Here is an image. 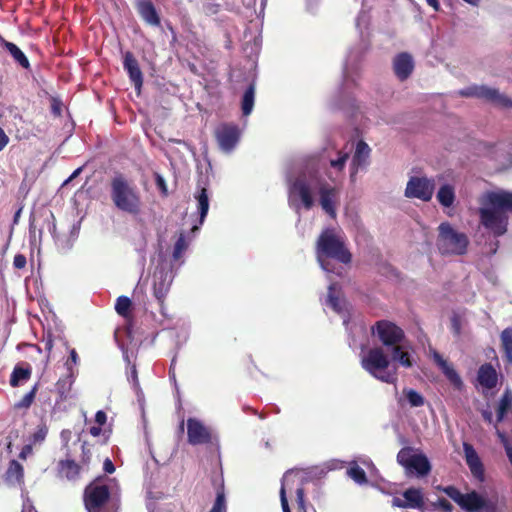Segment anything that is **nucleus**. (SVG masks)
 <instances>
[{"mask_svg": "<svg viewBox=\"0 0 512 512\" xmlns=\"http://www.w3.org/2000/svg\"><path fill=\"white\" fill-rule=\"evenodd\" d=\"M349 158V152L339 150L335 157L329 159L330 167L334 173H341ZM335 181L333 172L327 175L326 164L318 159L311 158L302 167L297 176L289 180V204L297 212L300 208L312 209L318 201L322 210L331 218L336 217L339 204V190L329 183Z\"/></svg>", "mask_w": 512, "mask_h": 512, "instance_id": "nucleus-1", "label": "nucleus"}, {"mask_svg": "<svg viewBox=\"0 0 512 512\" xmlns=\"http://www.w3.org/2000/svg\"><path fill=\"white\" fill-rule=\"evenodd\" d=\"M315 253L318 264L327 274V278L330 281L325 305L343 317V324L350 335V347L364 346L363 342L358 343L354 334H366V327L364 325H355L348 328V318L346 317L347 303L339 296V286L330 277L331 274L342 276L344 271L342 265H347L352 260V254L346 246L345 237L334 228L324 229L317 239Z\"/></svg>", "mask_w": 512, "mask_h": 512, "instance_id": "nucleus-2", "label": "nucleus"}, {"mask_svg": "<svg viewBox=\"0 0 512 512\" xmlns=\"http://www.w3.org/2000/svg\"><path fill=\"white\" fill-rule=\"evenodd\" d=\"M480 224L494 237L507 232L508 215L512 213V192L506 190L486 191L479 197Z\"/></svg>", "mask_w": 512, "mask_h": 512, "instance_id": "nucleus-3", "label": "nucleus"}, {"mask_svg": "<svg viewBox=\"0 0 512 512\" xmlns=\"http://www.w3.org/2000/svg\"><path fill=\"white\" fill-rule=\"evenodd\" d=\"M109 196L114 207L125 214L142 212V193L135 181L123 173H115L109 183Z\"/></svg>", "mask_w": 512, "mask_h": 512, "instance_id": "nucleus-4", "label": "nucleus"}, {"mask_svg": "<svg viewBox=\"0 0 512 512\" xmlns=\"http://www.w3.org/2000/svg\"><path fill=\"white\" fill-rule=\"evenodd\" d=\"M309 484L310 481L304 478L299 472L289 470L283 475L279 492L283 512H291L286 492L293 489H295L296 502L299 512H310L309 507L305 501V496L308 493L307 486Z\"/></svg>", "mask_w": 512, "mask_h": 512, "instance_id": "nucleus-5", "label": "nucleus"}, {"mask_svg": "<svg viewBox=\"0 0 512 512\" xmlns=\"http://www.w3.org/2000/svg\"><path fill=\"white\" fill-rule=\"evenodd\" d=\"M361 366L377 380L393 384L397 380L395 371L389 370L390 360L380 347L369 349L361 357Z\"/></svg>", "mask_w": 512, "mask_h": 512, "instance_id": "nucleus-6", "label": "nucleus"}, {"mask_svg": "<svg viewBox=\"0 0 512 512\" xmlns=\"http://www.w3.org/2000/svg\"><path fill=\"white\" fill-rule=\"evenodd\" d=\"M437 247L442 255H463L467 251L469 239L463 232L455 230L448 222L438 227Z\"/></svg>", "mask_w": 512, "mask_h": 512, "instance_id": "nucleus-7", "label": "nucleus"}, {"mask_svg": "<svg viewBox=\"0 0 512 512\" xmlns=\"http://www.w3.org/2000/svg\"><path fill=\"white\" fill-rule=\"evenodd\" d=\"M457 96L483 100L500 109H512V99L499 89L487 85L472 84L454 93Z\"/></svg>", "mask_w": 512, "mask_h": 512, "instance_id": "nucleus-8", "label": "nucleus"}, {"mask_svg": "<svg viewBox=\"0 0 512 512\" xmlns=\"http://www.w3.org/2000/svg\"><path fill=\"white\" fill-rule=\"evenodd\" d=\"M397 462L404 467L408 476L424 477L431 471L428 458L422 453H416L411 447L402 448L397 454Z\"/></svg>", "mask_w": 512, "mask_h": 512, "instance_id": "nucleus-9", "label": "nucleus"}, {"mask_svg": "<svg viewBox=\"0 0 512 512\" xmlns=\"http://www.w3.org/2000/svg\"><path fill=\"white\" fill-rule=\"evenodd\" d=\"M174 279L171 264L160 256L158 265L153 273V292L159 302L167 296Z\"/></svg>", "mask_w": 512, "mask_h": 512, "instance_id": "nucleus-10", "label": "nucleus"}, {"mask_svg": "<svg viewBox=\"0 0 512 512\" xmlns=\"http://www.w3.org/2000/svg\"><path fill=\"white\" fill-rule=\"evenodd\" d=\"M109 499L108 487L95 480L84 491V503L88 512H107L104 505Z\"/></svg>", "mask_w": 512, "mask_h": 512, "instance_id": "nucleus-11", "label": "nucleus"}, {"mask_svg": "<svg viewBox=\"0 0 512 512\" xmlns=\"http://www.w3.org/2000/svg\"><path fill=\"white\" fill-rule=\"evenodd\" d=\"M241 130L238 125L233 123H221L214 131V136L219 149L225 153H232L241 139Z\"/></svg>", "mask_w": 512, "mask_h": 512, "instance_id": "nucleus-12", "label": "nucleus"}, {"mask_svg": "<svg viewBox=\"0 0 512 512\" xmlns=\"http://www.w3.org/2000/svg\"><path fill=\"white\" fill-rule=\"evenodd\" d=\"M371 330L382 344L388 348H393L405 340L404 331L396 324L387 320L378 321Z\"/></svg>", "mask_w": 512, "mask_h": 512, "instance_id": "nucleus-13", "label": "nucleus"}, {"mask_svg": "<svg viewBox=\"0 0 512 512\" xmlns=\"http://www.w3.org/2000/svg\"><path fill=\"white\" fill-rule=\"evenodd\" d=\"M186 427L187 440L192 446L210 444L215 439L211 428L197 418L189 417L186 421Z\"/></svg>", "mask_w": 512, "mask_h": 512, "instance_id": "nucleus-14", "label": "nucleus"}, {"mask_svg": "<svg viewBox=\"0 0 512 512\" xmlns=\"http://www.w3.org/2000/svg\"><path fill=\"white\" fill-rule=\"evenodd\" d=\"M435 188V180L426 177L413 176L409 179L405 196L407 198H417L428 202L432 199Z\"/></svg>", "mask_w": 512, "mask_h": 512, "instance_id": "nucleus-15", "label": "nucleus"}, {"mask_svg": "<svg viewBox=\"0 0 512 512\" xmlns=\"http://www.w3.org/2000/svg\"><path fill=\"white\" fill-rule=\"evenodd\" d=\"M364 51L365 47L363 44H359L357 47L349 50L343 66L344 90L348 89L350 84L356 83V76L359 72V62Z\"/></svg>", "mask_w": 512, "mask_h": 512, "instance_id": "nucleus-16", "label": "nucleus"}, {"mask_svg": "<svg viewBox=\"0 0 512 512\" xmlns=\"http://www.w3.org/2000/svg\"><path fill=\"white\" fill-rule=\"evenodd\" d=\"M371 148L363 141H357L350 163V179L355 182L358 172L365 171L370 165Z\"/></svg>", "mask_w": 512, "mask_h": 512, "instance_id": "nucleus-17", "label": "nucleus"}, {"mask_svg": "<svg viewBox=\"0 0 512 512\" xmlns=\"http://www.w3.org/2000/svg\"><path fill=\"white\" fill-rule=\"evenodd\" d=\"M403 498L394 497L392 505L399 508H411L423 510L424 497L418 488H409L403 492Z\"/></svg>", "mask_w": 512, "mask_h": 512, "instance_id": "nucleus-18", "label": "nucleus"}, {"mask_svg": "<svg viewBox=\"0 0 512 512\" xmlns=\"http://www.w3.org/2000/svg\"><path fill=\"white\" fill-rule=\"evenodd\" d=\"M430 356L449 382L455 388L461 389L463 386L462 379L453 366L449 364L435 349H430Z\"/></svg>", "mask_w": 512, "mask_h": 512, "instance_id": "nucleus-19", "label": "nucleus"}, {"mask_svg": "<svg viewBox=\"0 0 512 512\" xmlns=\"http://www.w3.org/2000/svg\"><path fill=\"white\" fill-rule=\"evenodd\" d=\"M463 451L466 463L472 473V475L479 481L484 480V467L480 457L478 456L474 447L467 443H463Z\"/></svg>", "mask_w": 512, "mask_h": 512, "instance_id": "nucleus-20", "label": "nucleus"}, {"mask_svg": "<svg viewBox=\"0 0 512 512\" xmlns=\"http://www.w3.org/2000/svg\"><path fill=\"white\" fill-rule=\"evenodd\" d=\"M136 9L141 19L149 26L159 27L161 19L151 0H137Z\"/></svg>", "mask_w": 512, "mask_h": 512, "instance_id": "nucleus-21", "label": "nucleus"}, {"mask_svg": "<svg viewBox=\"0 0 512 512\" xmlns=\"http://www.w3.org/2000/svg\"><path fill=\"white\" fill-rule=\"evenodd\" d=\"M413 348L405 340L400 344L391 348V358L393 361L398 362L404 368L413 367L415 360L413 358Z\"/></svg>", "mask_w": 512, "mask_h": 512, "instance_id": "nucleus-22", "label": "nucleus"}, {"mask_svg": "<svg viewBox=\"0 0 512 512\" xmlns=\"http://www.w3.org/2000/svg\"><path fill=\"white\" fill-rule=\"evenodd\" d=\"M393 68L398 79L406 80L414 69L413 57L407 52L399 53L393 60Z\"/></svg>", "mask_w": 512, "mask_h": 512, "instance_id": "nucleus-23", "label": "nucleus"}, {"mask_svg": "<svg viewBox=\"0 0 512 512\" xmlns=\"http://www.w3.org/2000/svg\"><path fill=\"white\" fill-rule=\"evenodd\" d=\"M124 69L127 71L131 82L137 90H140L143 83V75L138 61L131 52H126L123 60Z\"/></svg>", "mask_w": 512, "mask_h": 512, "instance_id": "nucleus-24", "label": "nucleus"}, {"mask_svg": "<svg viewBox=\"0 0 512 512\" xmlns=\"http://www.w3.org/2000/svg\"><path fill=\"white\" fill-rule=\"evenodd\" d=\"M477 381L485 389H493L498 382V374L490 363L481 365L477 373Z\"/></svg>", "mask_w": 512, "mask_h": 512, "instance_id": "nucleus-25", "label": "nucleus"}, {"mask_svg": "<svg viewBox=\"0 0 512 512\" xmlns=\"http://www.w3.org/2000/svg\"><path fill=\"white\" fill-rule=\"evenodd\" d=\"M5 482L9 486H21L24 482L23 466L16 460H11L5 473Z\"/></svg>", "mask_w": 512, "mask_h": 512, "instance_id": "nucleus-26", "label": "nucleus"}, {"mask_svg": "<svg viewBox=\"0 0 512 512\" xmlns=\"http://www.w3.org/2000/svg\"><path fill=\"white\" fill-rule=\"evenodd\" d=\"M195 199L197 200L200 219L199 224L192 227V232H196L200 229L209 211V197L206 188H199L195 194Z\"/></svg>", "mask_w": 512, "mask_h": 512, "instance_id": "nucleus-27", "label": "nucleus"}, {"mask_svg": "<svg viewBox=\"0 0 512 512\" xmlns=\"http://www.w3.org/2000/svg\"><path fill=\"white\" fill-rule=\"evenodd\" d=\"M459 506L468 512H477L486 506V501L479 493L472 491L463 494V501L460 502Z\"/></svg>", "mask_w": 512, "mask_h": 512, "instance_id": "nucleus-28", "label": "nucleus"}, {"mask_svg": "<svg viewBox=\"0 0 512 512\" xmlns=\"http://www.w3.org/2000/svg\"><path fill=\"white\" fill-rule=\"evenodd\" d=\"M436 198L443 207H451L456 198L455 187L450 183H443L436 194Z\"/></svg>", "mask_w": 512, "mask_h": 512, "instance_id": "nucleus-29", "label": "nucleus"}, {"mask_svg": "<svg viewBox=\"0 0 512 512\" xmlns=\"http://www.w3.org/2000/svg\"><path fill=\"white\" fill-rule=\"evenodd\" d=\"M81 467L73 460L59 462V473L69 481H76L80 476Z\"/></svg>", "mask_w": 512, "mask_h": 512, "instance_id": "nucleus-30", "label": "nucleus"}, {"mask_svg": "<svg viewBox=\"0 0 512 512\" xmlns=\"http://www.w3.org/2000/svg\"><path fill=\"white\" fill-rule=\"evenodd\" d=\"M255 84L251 83L243 93L241 99V111L243 116H249L254 108L255 103Z\"/></svg>", "mask_w": 512, "mask_h": 512, "instance_id": "nucleus-31", "label": "nucleus"}, {"mask_svg": "<svg viewBox=\"0 0 512 512\" xmlns=\"http://www.w3.org/2000/svg\"><path fill=\"white\" fill-rule=\"evenodd\" d=\"M32 369L29 364L16 365L12 371L10 377V385L12 387H17L20 383L27 381L31 377Z\"/></svg>", "mask_w": 512, "mask_h": 512, "instance_id": "nucleus-32", "label": "nucleus"}, {"mask_svg": "<svg viewBox=\"0 0 512 512\" xmlns=\"http://www.w3.org/2000/svg\"><path fill=\"white\" fill-rule=\"evenodd\" d=\"M500 340L505 361L508 365H512V327H507L501 332Z\"/></svg>", "mask_w": 512, "mask_h": 512, "instance_id": "nucleus-33", "label": "nucleus"}, {"mask_svg": "<svg viewBox=\"0 0 512 512\" xmlns=\"http://www.w3.org/2000/svg\"><path fill=\"white\" fill-rule=\"evenodd\" d=\"M4 47L9 51L13 59L24 69L30 68V62L21 49L12 42L3 41Z\"/></svg>", "mask_w": 512, "mask_h": 512, "instance_id": "nucleus-34", "label": "nucleus"}, {"mask_svg": "<svg viewBox=\"0 0 512 512\" xmlns=\"http://www.w3.org/2000/svg\"><path fill=\"white\" fill-rule=\"evenodd\" d=\"M510 410H512V392L507 389L503 393L499 402L497 409V422H501Z\"/></svg>", "mask_w": 512, "mask_h": 512, "instance_id": "nucleus-35", "label": "nucleus"}, {"mask_svg": "<svg viewBox=\"0 0 512 512\" xmlns=\"http://www.w3.org/2000/svg\"><path fill=\"white\" fill-rule=\"evenodd\" d=\"M74 380L75 376H73V374H67L65 378L59 379L58 382L56 383V389L61 400H66L69 398V393L71 391Z\"/></svg>", "mask_w": 512, "mask_h": 512, "instance_id": "nucleus-36", "label": "nucleus"}, {"mask_svg": "<svg viewBox=\"0 0 512 512\" xmlns=\"http://www.w3.org/2000/svg\"><path fill=\"white\" fill-rule=\"evenodd\" d=\"M347 474L358 485H364L368 482L365 471L357 464V461L350 463Z\"/></svg>", "mask_w": 512, "mask_h": 512, "instance_id": "nucleus-37", "label": "nucleus"}, {"mask_svg": "<svg viewBox=\"0 0 512 512\" xmlns=\"http://www.w3.org/2000/svg\"><path fill=\"white\" fill-rule=\"evenodd\" d=\"M402 393L410 407H421L425 403L424 397L414 389L405 388Z\"/></svg>", "mask_w": 512, "mask_h": 512, "instance_id": "nucleus-38", "label": "nucleus"}, {"mask_svg": "<svg viewBox=\"0 0 512 512\" xmlns=\"http://www.w3.org/2000/svg\"><path fill=\"white\" fill-rule=\"evenodd\" d=\"M188 246L189 242L186 240L185 234L181 232L173 248V260L178 261L182 257L183 253L186 251Z\"/></svg>", "mask_w": 512, "mask_h": 512, "instance_id": "nucleus-39", "label": "nucleus"}, {"mask_svg": "<svg viewBox=\"0 0 512 512\" xmlns=\"http://www.w3.org/2000/svg\"><path fill=\"white\" fill-rule=\"evenodd\" d=\"M226 511V500L223 484H221L220 488L217 490L216 499L214 504L209 512H225Z\"/></svg>", "mask_w": 512, "mask_h": 512, "instance_id": "nucleus-40", "label": "nucleus"}, {"mask_svg": "<svg viewBox=\"0 0 512 512\" xmlns=\"http://www.w3.org/2000/svg\"><path fill=\"white\" fill-rule=\"evenodd\" d=\"M37 390H38V384H35L34 387L28 393H26L22 397L21 400H19L15 404V407L18 408V409H27V408H29L32 405V403H33V401L35 399Z\"/></svg>", "mask_w": 512, "mask_h": 512, "instance_id": "nucleus-41", "label": "nucleus"}, {"mask_svg": "<svg viewBox=\"0 0 512 512\" xmlns=\"http://www.w3.org/2000/svg\"><path fill=\"white\" fill-rule=\"evenodd\" d=\"M48 433V428L46 424H40L36 431L30 437V444L32 445H40L44 442Z\"/></svg>", "mask_w": 512, "mask_h": 512, "instance_id": "nucleus-42", "label": "nucleus"}, {"mask_svg": "<svg viewBox=\"0 0 512 512\" xmlns=\"http://www.w3.org/2000/svg\"><path fill=\"white\" fill-rule=\"evenodd\" d=\"M131 306V300L126 296H120L117 298L115 304L116 312L121 316H126Z\"/></svg>", "mask_w": 512, "mask_h": 512, "instance_id": "nucleus-43", "label": "nucleus"}, {"mask_svg": "<svg viewBox=\"0 0 512 512\" xmlns=\"http://www.w3.org/2000/svg\"><path fill=\"white\" fill-rule=\"evenodd\" d=\"M438 490L443 491L448 497L455 501L458 505L463 501V494L454 486L437 487Z\"/></svg>", "mask_w": 512, "mask_h": 512, "instance_id": "nucleus-44", "label": "nucleus"}, {"mask_svg": "<svg viewBox=\"0 0 512 512\" xmlns=\"http://www.w3.org/2000/svg\"><path fill=\"white\" fill-rule=\"evenodd\" d=\"M79 362V356L76 352L75 349H71L70 352H69V357L68 359L66 360L65 362V367L67 369V373L68 375H72L75 376L77 370H75L73 368V366H76Z\"/></svg>", "mask_w": 512, "mask_h": 512, "instance_id": "nucleus-45", "label": "nucleus"}, {"mask_svg": "<svg viewBox=\"0 0 512 512\" xmlns=\"http://www.w3.org/2000/svg\"><path fill=\"white\" fill-rule=\"evenodd\" d=\"M434 507H439L445 512H451L453 509L452 504L446 500L445 498H439L436 503L433 504Z\"/></svg>", "mask_w": 512, "mask_h": 512, "instance_id": "nucleus-46", "label": "nucleus"}, {"mask_svg": "<svg viewBox=\"0 0 512 512\" xmlns=\"http://www.w3.org/2000/svg\"><path fill=\"white\" fill-rule=\"evenodd\" d=\"M220 9V5L215 3L214 1H210L204 5V12L207 15H214L218 13Z\"/></svg>", "mask_w": 512, "mask_h": 512, "instance_id": "nucleus-47", "label": "nucleus"}, {"mask_svg": "<svg viewBox=\"0 0 512 512\" xmlns=\"http://www.w3.org/2000/svg\"><path fill=\"white\" fill-rule=\"evenodd\" d=\"M356 461H357V464L361 463L362 465L367 467L369 469L370 473H373L376 471V467L370 458H368L366 456H360V457H358V459Z\"/></svg>", "mask_w": 512, "mask_h": 512, "instance_id": "nucleus-48", "label": "nucleus"}, {"mask_svg": "<svg viewBox=\"0 0 512 512\" xmlns=\"http://www.w3.org/2000/svg\"><path fill=\"white\" fill-rule=\"evenodd\" d=\"M27 264L26 257L23 254H16L13 260V266L16 269H23Z\"/></svg>", "mask_w": 512, "mask_h": 512, "instance_id": "nucleus-49", "label": "nucleus"}, {"mask_svg": "<svg viewBox=\"0 0 512 512\" xmlns=\"http://www.w3.org/2000/svg\"><path fill=\"white\" fill-rule=\"evenodd\" d=\"M156 185L164 195L167 194V186L165 179L159 174L156 175Z\"/></svg>", "mask_w": 512, "mask_h": 512, "instance_id": "nucleus-50", "label": "nucleus"}, {"mask_svg": "<svg viewBox=\"0 0 512 512\" xmlns=\"http://www.w3.org/2000/svg\"><path fill=\"white\" fill-rule=\"evenodd\" d=\"M9 143V137L6 135L5 131L0 127V152L7 146Z\"/></svg>", "mask_w": 512, "mask_h": 512, "instance_id": "nucleus-51", "label": "nucleus"}, {"mask_svg": "<svg viewBox=\"0 0 512 512\" xmlns=\"http://www.w3.org/2000/svg\"><path fill=\"white\" fill-rule=\"evenodd\" d=\"M103 469L108 474H112L115 471V466L109 458L105 459L103 463Z\"/></svg>", "mask_w": 512, "mask_h": 512, "instance_id": "nucleus-52", "label": "nucleus"}, {"mask_svg": "<svg viewBox=\"0 0 512 512\" xmlns=\"http://www.w3.org/2000/svg\"><path fill=\"white\" fill-rule=\"evenodd\" d=\"M107 416L103 411H98L95 415V421L99 426H102L106 423Z\"/></svg>", "mask_w": 512, "mask_h": 512, "instance_id": "nucleus-53", "label": "nucleus"}, {"mask_svg": "<svg viewBox=\"0 0 512 512\" xmlns=\"http://www.w3.org/2000/svg\"><path fill=\"white\" fill-rule=\"evenodd\" d=\"M32 452V444H27L25 445L20 454H19V457L22 458V459H26V457Z\"/></svg>", "mask_w": 512, "mask_h": 512, "instance_id": "nucleus-54", "label": "nucleus"}, {"mask_svg": "<svg viewBox=\"0 0 512 512\" xmlns=\"http://www.w3.org/2000/svg\"><path fill=\"white\" fill-rule=\"evenodd\" d=\"M43 343L45 350L50 353L53 348V340L51 335H48L47 338L43 340Z\"/></svg>", "mask_w": 512, "mask_h": 512, "instance_id": "nucleus-55", "label": "nucleus"}, {"mask_svg": "<svg viewBox=\"0 0 512 512\" xmlns=\"http://www.w3.org/2000/svg\"><path fill=\"white\" fill-rule=\"evenodd\" d=\"M128 379L133 381L134 384H138V376H137V370H136L135 365L131 366V372H130V375L128 376Z\"/></svg>", "mask_w": 512, "mask_h": 512, "instance_id": "nucleus-56", "label": "nucleus"}, {"mask_svg": "<svg viewBox=\"0 0 512 512\" xmlns=\"http://www.w3.org/2000/svg\"><path fill=\"white\" fill-rule=\"evenodd\" d=\"M482 417L488 423H492V421H493V413L491 410H488V409L483 410Z\"/></svg>", "mask_w": 512, "mask_h": 512, "instance_id": "nucleus-57", "label": "nucleus"}, {"mask_svg": "<svg viewBox=\"0 0 512 512\" xmlns=\"http://www.w3.org/2000/svg\"><path fill=\"white\" fill-rule=\"evenodd\" d=\"M428 5H430L435 11H438L440 9V4L438 0H426Z\"/></svg>", "mask_w": 512, "mask_h": 512, "instance_id": "nucleus-58", "label": "nucleus"}, {"mask_svg": "<svg viewBox=\"0 0 512 512\" xmlns=\"http://www.w3.org/2000/svg\"><path fill=\"white\" fill-rule=\"evenodd\" d=\"M90 433L93 436H98L101 433V428L100 427H95V426L91 427L90 428Z\"/></svg>", "mask_w": 512, "mask_h": 512, "instance_id": "nucleus-59", "label": "nucleus"}, {"mask_svg": "<svg viewBox=\"0 0 512 512\" xmlns=\"http://www.w3.org/2000/svg\"><path fill=\"white\" fill-rule=\"evenodd\" d=\"M23 512H36V510L32 505L24 503Z\"/></svg>", "mask_w": 512, "mask_h": 512, "instance_id": "nucleus-60", "label": "nucleus"}, {"mask_svg": "<svg viewBox=\"0 0 512 512\" xmlns=\"http://www.w3.org/2000/svg\"><path fill=\"white\" fill-rule=\"evenodd\" d=\"M505 451H506V454H507V457H508L510 463L512 464V448L509 446H506Z\"/></svg>", "mask_w": 512, "mask_h": 512, "instance_id": "nucleus-61", "label": "nucleus"}, {"mask_svg": "<svg viewBox=\"0 0 512 512\" xmlns=\"http://www.w3.org/2000/svg\"><path fill=\"white\" fill-rule=\"evenodd\" d=\"M464 2L468 3L471 6L477 7L479 6L481 0H463Z\"/></svg>", "mask_w": 512, "mask_h": 512, "instance_id": "nucleus-62", "label": "nucleus"}, {"mask_svg": "<svg viewBox=\"0 0 512 512\" xmlns=\"http://www.w3.org/2000/svg\"><path fill=\"white\" fill-rule=\"evenodd\" d=\"M123 357H124V360L126 361V363L129 365L130 364V357H129V354L127 351H125L123 348Z\"/></svg>", "mask_w": 512, "mask_h": 512, "instance_id": "nucleus-63", "label": "nucleus"}, {"mask_svg": "<svg viewBox=\"0 0 512 512\" xmlns=\"http://www.w3.org/2000/svg\"><path fill=\"white\" fill-rule=\"evenodd\" d=\"M266 4H267V0H261L260 13H262L264 11Z\"/></svg>", "mask_w": 512, "mask_h": 512, "instance_id": "nucleus-64", "label": "nucleus"}]
</instances>
